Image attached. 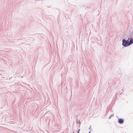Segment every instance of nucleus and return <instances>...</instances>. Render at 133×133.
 <instances>
[{"label": "nucleus", "mask_w": 133, "mask_h": 133, "mask_svg": "<svg viewBox=\"0 0 133 133\" xmlns=\"http://www.w3.org/2000/svg\"><path fill=\"white\" fill-rule=\"evenodd\" d=\"M129 38L128 41H126L124 39H123L122 45L124 46H129V45H128L129 44Z\"/></svg>", "instance_id": "nucleus-1"}, {"label": "nucleus", "mask_w": 133, "mask_h": 133, "mask_svg": "<svg viewBox=\"0 0 133 133\" xmlns=\"http://www.w3.org/2000/svg\"><path fill=\"white\" fill-rule=\"evenodd\" d=\"M129 43L128 45H130L132 44H133V39L132 38H131Z\"/></svg>", "instance_id": "nucleus-2"}, {"label": "nucleus", "mask_w": 133, "mask_h": 133, "mask_svg": "<svg viewBox=\"0 0 133 133\" xmlns=\"http://www.w3.org/2000/svg\"><path fill=\"white\" fill-rule=\"evenodd\" d=\"M118 121L119 123L122 124L123 123L124 121L123 119H118Z\"/></svg>", "instance_id": "nucleus-3"}, {"label": "nucleus", "mask_w": 133, "mask_h": 133, "mask_svg": "<svg viewBox=\"0 0 133 133\" xmlns=\"http://www.w3.org/2000/svg\"><path fill=\"white\" fill-rule=\"evenodd\" d=\"M76 119V123H77V124L79 123L80 124L81 123H80V121L78 120V119H77V118Z\"/></svg>", "instance_id": "nucleus-4"}, {"label": "nucleus", "mask_w": 133, "mask_h": 133, "mask_svg": "<svg viewBox=\"0 0 133 133\" xmlns=\"http://www.w3.org/2000/svg\"><path fill=\"white\" fill-rule=\"evenodd\" d=\"M80 130V129H79L78 130V131H77V133H79V131Z\"/></svg>", "instance_id": "nucleus-5"}, {"label": "nucleus", "mask_w": 133, "mask_h": 133, "mask_svg": "<svg viewBox=\"0 0 133 133\" xmlns=\"http://www.w3.org/2000/svg\"><path fill=\"white\" fill-rule=\"evenodd\" d=\"M91 125H90V127L89 128V129H90V128H91Z\"/></svg>", "instance_id": "nucleus-6"}, {"label": "nucleus", "mask_w": 133, "mask_h": 133, "mask_svg": "<svg viewBox=\"0 0 133 133\" xmlns=\"http://www.w3.org/2000/svg\"><path fill=\"white\" fill-rule=\"evenodd\" d=\"M89 133H91V131H90L89 132Z\"/></svg>", "instance_id": "nucleus-7"}, {"label": "nucleus", "mask_w": 133, "mask_h": 133, "mask_svg": "<svg viewBox=\"0 0 133 133\" xmlns=\"http://www.w3.org/2000/svg\"><path fill=\"white\" fill-rule=\"evenodd\" d=\"M74 133V132H73L72 133Z\"/></svg>", "instance_id": "nucleus-8"}]
</instances>
